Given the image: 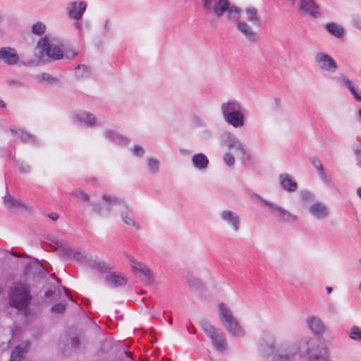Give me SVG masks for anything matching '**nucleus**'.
Instances as JSON below:
<instances>
[{
	"instance_id": "nucleus-27",
	"label": "nucleus",
	"mask_w": 361,
	"mask_h": 361,
	"mask_svg": "<svg viewBox=\"0 0 361 361\" xmlns=\"http://www.w3.org/2000/svg\"><path fill=\"white\" fill-rule=\"evenodd\" d=\"M73 119L75 121L84 123L89 127L94 126L96 121V118L93 114L85 111H80L74 114Z\"/></svg>"
},
{
	"instance_id": "nucleus-31",
	"label": "nucleus",
	"mask_w": 361,
	"mask_h": 361,
	"mask_svg": "<svg viewBox=\"0 0 361 361\" xmlns=\"http://www.w3.org/2000/svg\"><path fill=\"white\" fill-rule=\"evenodd\" d=\"M325 27L331 35L338 38L342 37L345 32L343 27L336 23H327Z\"/></svg>"
},
{
	"instance_id": "nucleus-48",
	"label": "nucleus",
	"mask_w": 361,
	"mask_h": 361,
	"mask_svg": "<svg viewBox=\"0 0 361 361\" xmlns=\"http://www.w3.org/2000/svg\"><path fill=\"white\" fill-rule=\"evenodd\" d=\"M224 161L228 166H233L235 164V158L230 152H227L224 154Z\"/></svg>"
},
{
	"instance_id": "nucleus-51",
	"label": "nucleus",
	"mask_w": 361,
	"mask_h": 361,
	"mask_svg": "<svg viewBox=\"0 0 361 361\" xmlns=\"http://www.w3.org/2000/svg\"><path fill=\"white\" fill-rule=\"evenodd\" d=\"M300 195L301 199L305 202L310 201L313 197L312 194L307 190H302L300 193Z\"/></svg>"
},
{
	"instance_id": "nucleus-55",
	"label": "nucleus",
	"mask_w": 361,
	"mask_h": 361,
	"mask_svg": "<svg viewBox=\"0 0 361 361\" xmlns=\"http://www.w3.org/2000/svg\"><path fill=\"white\" fill-rule=\"evenodd\" d=\"M354 153L356 156V158H357V160L358 162V165L361 167V149H355Z\"/></svg>"
},
{
	"instance_id": "nucleus-15",
	"label": "nucleus",
	"mask_w": 361,
	"mask_h": 361,
	"mask_svg": "<svg viewBox=\"0 0 361 361\" xmlns=\"http://www.w3.org/2000/svg\"><path fill=\"white\" fill-rule=\"evenodd\" d=\"M200 325L205 335L209 338H221L224 336L223 331L216 328L206 319H202L200 322Z\"/></svg>"
},
{
	"instance_id": "nucleus-25",
	"label": "nucleus",
	"mask_w": 361,
	"mask_h": 361,
	"mask_svg": "<svg viewBox=\"0 0 361 361\" xmlns=\"http://www.w3.org/2000/svg\"><path fill=\"white\" fill-rule=\"evenodd\" d=\"M4 204L8 209L12 212H17L21 209L27 210L28 209V207L20 202L15 199L11 195H7L4 197Z\"/></svg>"
},
{
	"instance_id": "nucleus-36",
	"label": "nucleus",
	"mask_w": 361,
	"mask_h": 361,
	"mask_svg": "<svg viewBox=\"0 0 361 361\" xmlns=\"http://www.w3.org/2000/svg\"><path fill=\"white\" fill-rule=\"evenodd\" d=\"M212 345L215 350L219 353H224L228 349L226 340H211Z\"/></svg>"
},
{
	"instance_id": "nucleus-12",
	"label": "nucleus",
	"mask_w": 361,
	"mask_h": 361,
	"mask_svg": "<svg viewBox=\"0 0 361 361\" xmlns=\"http://www.w3.org/2000/svg\"><path fill=\"white\" fill-rule=\"evenodd\" d=\"M86 8L87 4L85 1H73L68 4L67 11L70 18L79 20L82 18Z\"/></svg>"
},
{
	"instance_id": "nucleus-60",
	"label": "nucleus",
	"mask_w": 361,
	"mask_h": 361,
	"mask_svg": "<svg viewBox=\"0 0 361 361\" xmlns=\"http://www.w3.org/2000/svg\"><path fill=\"white\" fill-rule=\"evenodd\" d=\"M75 26L76 27V28L78 30H81V24L79 22H76L75 23Z\"/></svg>"
},
{
	"instance_id": "nucleus-50",
	"label": "nucleus",
	"mask_w": 361,
	"mask_h": 361,
	"mask_svg": "<svg viewBox=\"0 0 361 361\" xmlns=\"http://www.w3.org/2000/svg\"><path fill=\"white\" fill-rule=\"evenodd\" d=\"M18 168H19V170L21 173H28L30 172L31 171V167L30 165H28L26 163H24V162H19L18 164Z\"/></svg>"
},
{
	"instance_id": "nucleus-17",
	"label": "nucleus",
	"mask_w": 361,
	"mask_h": 361,
	"mask_svg": "<svg viewBox=\"0 0 361 361\" xmlns=\"http://www.w3.org/2000/svg\"><path fill=\"white\" fill-rule=\"evenodd\" d=\"M221 219L228 224L234 231H238L240 228V219L235 212L230 210H224L221 213Z\"/></svg>"
},
{
	"instance_id": "nucleus-46",
	"label": "nucleus",
	"mask_w": 361,
	"mask_h": 361,
	"mask_svg": "<svg viewBox=\"0 0 361 361\" xmlns=\"http://www.w3.org/2000/svg\"><path fill=\"white\" fill-rule=\"evenodd\" d=\"M45 297L47 298H52L57 299L60 295V290L58 288L52 287L45 292Z\"/></svg>"
},
{
	"instance_id": "nucleus-8",
	"label": "nucleus",
	"mask_w": 361,
	"mask_h": 361,
	"mask_svg": "<svg viewBox=\"0 0 361 361\" xmlns=\"http://www.w3.org/2000/svg\"><path fill=\"white\" fill-rule=\"evenodd\" d=\"M298 10L304 16L312 18H318L321 16L319 7L314 0H300Z\"/></svg>"
},
{
	"instance_id": "nucleus-42",
	"label": "nucleus",
	"mask_w": 361,
	"mask_h": 361,
	"mask_svg": "<svg viewBox=\"0 0 361 361\" xmlns=\"http://www.w3.org/2000/svg\"><path fill=\"white\" fill-rule=\"evenodd\" d=\"M72 195L84 202H89L90 196L80 189H75L72 191Z\"/></svg>"
},
{
	"instance_id": "nucleus-63",
	"label": "nucleus",
	"mask_w": 361,
	"mask_h": 361,
	"mask_svg": "<svg viewBox=\"0 0 361 361\" xmlns=\"http://www.w3.org/2000/svg\"><path fill=\"white\" fill-rule=\"evenodd\" d=\"M357 195L361 198V188H359L357 190Z\"/></svg>"
},
{
	"instance_id": "nucleus-45",
	"label": "nucleus",
	"mask_w": 361,
	"mask_h": 361,
	"mask_svg": "<svg viewBox=\"0 0 361 361\" xmlns=\"http://www.w3.org/2000/svg\"><path fill=\"white\" fill-rule=\"evenodd\" d=\"M72 259H75L79 262H85L87 259V255L85 252H82L81 250L75 248L74 249Z\"/></svg>"
},
{
	"instance_id": "nucleus-10",
	"label": "nucleus",
	"mask_w": 361,
	"mask_h": 361,
	"mask_svg": "<svg viewBox=\"0 0 361 361\" xmlns=\"http://www.w3.org/2000/svg\"><path fill=\"white\" fill-rule=\"evenodd\" d=\"M306 324L310 331L315 336H323L327 331V328L324 322L316 316L308 317L306 319Z\"/></svg>"
},
{
	"instance_id": "nucleus-21",
	"label": "nucleus",
	"mask_w": 361,
	"mask_h": 361,
	"mask_svg": "<svg viewBox=\"0 0 361 361\" xmlns=\"http://www.w3.org/2000/svg\"><path fill=\"white\" fill-rule=\"evenodd\" d=\"M224 327L231 336L233 337H244L245 336V331L243 326L240 324L238 318L232 322H227L224 324Z\"/></svg>"
},
{
	"instance_id": "nucleus-13",
	"label": "nucleus",
	"mask_w": 361,
	"mask_h": 361,
	"mask_svg": "<svg viewBox=\"0 0 361 361\" xmlns=\"http://www.w3.org/2000/svg\"><path fill=\"white\" fill-rule=\"evenodd\" d=\"M104 202L92 203L94 212L101 216H107L111 212H116L118 205H112L109 201H106L102 197Z\"/></svg>"
},
{
	"instance_id": "nucleus-20",
	"label": "nucleus",
	"mask_w": 361,
	"mask_h": 361,
	"mask_svg": "<svg viewBox=\"0 0 361 361\" xmlns=\"http://www.w3.org/2000/svg\"><path fill=\"white\" fill-rule=\"evenodd\" d=\"M80 344V340H60L58 347L62 354L68 355L75 352Z\"/></svg>"
},
{
	"instance_id": "nucleus-49",
	"label": "nucleus",
	"mask_w": 361,
	"mask_h": 361,
	"mask_svg": "<svg viewBox=\"0 0 361 361\" xmlns=\"http://www.w3.org/2000/svg\"><path fill=\"white\" fill-rule=\"evenodd\" d=\"M312 164L316 168L318 173L324 170V169L322 164V162L320 161V160L318 158H317V157L312 158Z\"/></svg>"
},
{
	"instance_id": "nucleus-1",
	"label": "nucleus",
	"mask_w": 361,
	"mask_h": 361,
	"mask_svg": "<svg viewBox=\"0 0 361 361\" xmlns=\"http://www.w3.org/2000/svg\"><path fill=\"white\" fill-rule=\"evenodd\" d=\"M259 350L263 356H272L273 361H292L295 355L305 361H334L326 340H295L290 346L276 340H262Z\"/></svg>"
},
{
	"instance_id": "nucleus-39",
	"label": "nucleus",
	"mask_w": 361,
	"mask_h": 361,
	"mask_svg": "<svg viewBox=\"0 0 361 361\" xmlns=\"http://www.w3.org/2000/svg\"><path fill=\"white\" fill-rule=\"evenodd\" d=\"M188 283L190 288L195 290L200 289L204 286L203 283L199 279L193 276L188 279Z\"/></svg>"
},
{
	"instance_id": "nucleus-24",
	"label": "nucleus",
	"mask_w": 361,
	"mask_h": 361,
	"mask_svg": "<svg viewBox=\"0 0 361 361\" xmlns=\"http://www.w3.org/2000/svg\"><path fill=\"white\" fill-rule=\"evenodd\" d=\"M279 183L282 188L288 192H293L298 189V183L294 180L289 174L283 173L279 177Z\"/></svg>"
},
{
	"instance_id": "nucleus-56",
	"label": "nucleus",
	"mask_w": 361,
	"mask_h": 361,
	"mask_svg": "<svg viewBox=\"0 0 361 361\" xmlns=\"http://www.w3.org/2000/svg\"><path fill=\"white\" fill-rule=\"evenodd\" d=\"M119 353L121 354V355H125L126 357L129 358L130 360H133V357L131 356V353L130 352H128L125 349H120L119 350Z\"/></svg>"
},
{
	"instance_id": "nucleus-22",
	"label": "nucleus",
	"mask_w": 361,
	"mask_h": 361,
	"mask_svg": "<svg viewBox=\"0 0 361 361\" xmlns=\"http://www.w3.org/2000/svg\"><path fill=\"white\" fill-rule=\"evenodd\" d=\"M336 80L346 87L350 90L354 98L361 102V90L355 87L352 81L350 80L346 75L344 74H340L336 78Z\"/></svg>"
},
{
	"instance_id": "nucleus-3",
	"label": "nucleus",
	"mask_w": 361,
	"mask_h": 361,
	"mask_svg": "<svg viewBox=\"0 0 361 361\" xmlns=\"http://www.w3.org/2000/svg\"><path fill=\"white\" fill-rule=\"evenodd\" d=\"M35 56L42 61L59 60L63 54L60 46L46 36L41 38L35 49Z\"/></svg>"
},
{
	"instance_id": "nucleus-40",
	"label": "nucleus",
	"mask_w": 361,
	"mask_h": 361,
	"mask_svg": "<svg viewBox=\"0 0 361 361\" xmlns=\"http://www.w3.org/2000/svg\"><path fill=\"white\" fill-rule=\"evenodd\" d=\"M60 247V255L67 259H72L74 249H72L67 246L62 245H61Z\"/></svg>"
},
{
	"instance_id": "nucleus-26",
	"label": "nucleus",
	"mask_w": 361,
	"mask_h": 361,
	"mask_svg": "<svg viewBox=\"0 0 361 361\" xmlns=\"http://www.w3.org/2000/svg\"><path fill=\"white\" fill-rule=\"evenodd\" d=\"M247 20L256 27H260L262 24V20L259 14L258 9L255 7L250 6L244 9Z\"/></svg>"
},
{
	"instance_id": "nucleus-38",
	"label": "nucleus",
	"mask_w": 361,
	"mask_h": 361,
	"mask_svg": "<svg viewBox=\"0 0 361 361\" xmlns=\"http://www.w3.org/2000/svg\"><path fill=\"white\" fill-rule=\"evenodd\" d=\"M90 74V70L85 65H79L75 68V75L79 78H86Z\"/></svg>"
},
{
	"instance_id": "nucleus-57",
	"label": "nucleus",
	"mask_w": 361,
	"mask_h": 361,
	"mask_svg": "<svg viewBox=\"0 0 361 361\" xmlns=\"http://www.w3.org/2000/svg\"><path fill=\"white\" fill-rule=\"evenodd\" d=\"M353 25L355 27H356L357 28L361 30V18H355L354 20H353Z\"/></svg>"
},
{
	"instance_id": "nucleus-11",
	"label": "nucleus",
	"mask_w": 361,
	"mask_h": 361,
	"mask_svg": "<svg viewBox=\"0 0 361 361\" xmlns=\"http://www.w3.org/2000/svg\"><path fill=\"white\" fill-rule=\"evenodd\" d=\"M246 110L245 107L243 110H237V111L232 112L226 116H224L226 122L231 126L238 128H242L245 125Z\"/></svg>"
},
{
	"instance_id": "nucleus-43",
	"label": "nucleus",
	"mask_w": 361,
	"mask_h": 361,
	"mask_svg": "<svg viewBox=\"0 0 361 361\" xmlns=\"http://www.w3.org/2000/svg\"><path fill=\"white\" fill-rule=\"evenodd\" d=\"M46 30V25L42 22H37L32 25V31L34 34L37 35H42Z\"/></svg>"
},
{
	"instance_id": "nucleus-53",
	"label": "nucleus",
	"mask_w": 361,
	"mask_h": 361,
	"mask_svg": "<svg viewBox=\"0 0 361 361\" xmlns=\"http://www.w3.org/2000/svg\"><path fill=\"white\" fill-rule=\"evenodd\" d=\"M133 152L137 157H142L144 154V149L139 145H135L133 147Z\"/></svg>"
},
{
	"instance_id": "nucleus-35",
	"label": "nucleus",
	"mask_w": 361,
	"mask_h": 361,
	"mask_svg": "<svg viewBox=\"0 0 361 361\" xmlns=\"http://www.w3.org/2000/svg\"><path fill=\"white\" fill-rule=\"evenodd\" d=\"M37 78L40 82H45L48 85H55L59 84V80L58 78L47 73H43L39 75Z\"/></svg>"
},
{
	"instance_id": "nucleus-2",
	"label": "nucleus",
	"mask_w": 361,
	"mask_h": 361,
	"mask_svg": "<svg viewBox=\"0 0 361 361\" xmlns=\"http://www.w3.org/2000/svg\"><path fill=\"white\" fill-rule=\"evenodd\" d=\"M207 14L221 18L226 15L228 20L236 23L238 31L251 43L259 40L260 37L247 22L240 20L242 10L229 0H195Z\"/></svg>"
},
{
	"instance_id": "nucleus-61",
	"label": "nucleus",
	"mask_w": 361,
	"mask_h": 361,
	"mask_svg": "<svg viewBox=\"0 0 361 361\" xmlns=\"http://www.w3.org/2000/svg\"><path fill=\"white\" fill-rule=\"evenodd\" d=\"M150 336H153L157 337V336H158L159 335H158V334H157L154 331H150Z\"/></svg>"
},
{
	"instance_id": "nucleus-64",
	"label": "nucleus",
	"mask_w": 361,
	"mask_h": 361,
	"mask_svg": "<svg viewBox=\"0 0 361 361\" xmlns=\"http://www.w3.org/2000/svg\"><path fill=\"white\" fill-rule=\"evenodd\" d=\"M326 291H327V293H331V291H332V288H331V287H326Z\"/></svg>"
},
{
	"instance_id": "nucleus-4",
	"label": "nucleus",
	"mask_w": 361,
	"mask_h": 361,
	"mask_svg": "<svg viewBox=\"0 0 361 361\" xmlns=\"http://www.w3.org/2000/svg\"><path fill=\"white\" fill-rule=\"evenodd\" d=\"M31 298L30 290L26 283H16L11 289L10 302L12 306L18 310L27 309Z\"/></svg>"
},
{
	"instance_id": "nucleus-30",
	"label": "nucleus",
	"mask_w": 361,
	"mask_h": 361,
	"mask_svg": "<svg viewBox=\"0 0 361 361\" xmlns=\"http://www.w3.org/2000/svg\"><path fill=\"white\" fill-rule=\"evenodd\" d=\"M104 135L108 140L116 144L126 145L128 143L127 138L112 130H105Z\"/></svg>"
},
{
	"instance_id": "nucleus-52",
	"label": "nucleus",
	"mask_w": 361,
	"mask_h": 361,
	"mask_svg": "<svg viewBox=\"0 0 361 361\" xmlns=\"http://www.w3.org/2000/svg\"><path fill=\"white\" fill-rule=\"evenodd\" d=\"M66 309V305L62 303H58L54 305L51 308V310L54 312L56 313H62Z\"/></svg>"
},
{
	"instance_id": "nucleus-54",
	"label": "nucleus",
	"mask_w": 361,
	"mask_h": 361,
	"mask_svg": "<svg viewBox=\"0 0 361 361\" xmlns=\"http://www.w3.org/2000/svg\"><path fill=\"white\" fill-rule=\"evenodd\" d=\"M321 179L326 183H329L331 181L330 178L326 174L324 170L318 173Z\"/></svg>"
},
{
	"instance_id": "nucleus-44",
	"label": "nucleus",
	"mask_w": 361,
	"mask_h": 361,
	"mask_svg": "<svg viewBox=\"0 0 361 361\" xmlns=\"http://www.w3.org/2000/svg\"><path fill=\"white\" fill-rule=\"evenodd\" d=\"M147 165L149 171L154 173H157L159 171V161L154 158H149L147 160Z\"/></svg>"
},
{
	"instance_id": "nucleus-62",
	"label": "nucleus",
	"mask_w": 361,
	"mask_h": 361,
	"mask_svg": "<svg viewBox=\"0 0 361 361\" xmlns=\"http://www.w3.org/2000/svg\"><path fill=\"white\" fill-rule=\"evenodd\" d=\"M0 106L2 108L5 107V103L1 98H0Z\"/></svg>"
},
{
	"instance_id": "nucleus-32",
	"label": "nucleus",
	"mask_w": 361,
	"mask_h": 361,
	"mask_svg": "<svg viewBox=\"0 0 361 361\" xmlns=\"http://www.w3.org/2000/svg\"><path fill=\"white\" fill-rule=\"evenodd\" d=\"M11 132L13 133V134L17 135L20 138V140L24 142L32 144L37 143L36 137L27 132H24L23 130H17L13 128H11Z\"/></svg>"
},
{
	"instance_id": "nucleus-14",
	"label": "nucleus",
	"mask_w": 361,
	"mask_h": 361,
	"mask_svg": "<svg viewBox=\"0 0 361 361\" xmlns=\"http://www.w3.org/2000/svg\"><path fill=\"white\" fill-rule=\"evenodd\" d=\"M309 212L318 220L327 218L330 214L329 207L324 203L320 202H316L310 205Z\"/></svg>"
},
{
	"instance_id": "nucleus-37",
	"label": "nucleus",
	"mask_w": 361,
	"mask_h": 361,
	"mask_svg": "<svg viewBox=\"0 0 361 361\" xmlns=\"http://www.w3.org/2000/svg\"><path fill=\"white\" fill-rule=\"evenodd\" d=\"M90 267L98 271L106 272L110 269V267L107 265L104 262L94 260L90 263Z\"/></svg>"
},
{
	"instance_id": "nucleus-41",
	"label": "nucleus",
	"mask_w": 361,
	"mask_h": 361,
	"mask_svg": "<svg viewBox=\"0 0 361 361\" xmlns=\"http://www.w3.org/2000/svg\"><path fill=\"white\" fill-rule=\"evenodd\" d=\"M87 321L88 325V330L94 333L92 336H98L101 331L100 327L95 322H94L89 318L87 319Z\"/></svg>"
},
{
	"instance_id": "nucleus-58",
	"label": "nucleus",
	"mask_w": 361,
	"mask_h": 361,
	"mask_svg": "<svg viewBox=\"0 0 361 361\" xmlns=\"http://www.w3.org/2000/svg\"><path fill=\"white\" fill-rule=\"evenodd\" d=\"M48 216L53 221H56L59 219V215L56 213H50Z\"/></svg>"
},
{
	"instance_id": "nucleus-23",
	"label": "nucleus",
	"mask_w": 361,
	"mask_h": 361,
	"mask_svg": "<svg viewBox=\"0 0 361 361\" xmlns=\"http://www.w3.org/2000/svg\"><path fill=\"white\" fill-rule=\"evenodd\" d=\"M243 107L241 102L233 99L222 103L221 105V111L224 117L232 112L237 111V110H243Z\"/></svg>"
},
{
	"instance_id": "nucleus-34",
	"label": "nucleus",
	"mask_w": 361,
	"mask_h": 361,
	"mask_svg": "<svg viewBox=\"0 0 361 361\" xmlns=\"http://www.w3.org/2000/svg\"><path fill=\"white\" fill-rule=\"evenodd\" d=\"M133 269L135 272H140L148 280V281H151L152 278L151 275V271L148 267H147L145 264L135 262L134 264L132 267Z\"/></svg>"
},
{
	"instance_id": "nucleus-18",
	"label": "nucleus",
	"mask_w": 361,
	"mask_h": 361,
	"mask_svg": "<svg viewBox=\"0 0 361 361\" xmlns=\"http://www.w3.org/2000/svg\"><path fill=\"white\" fill-rule=\"evenodd\" d=\"M19 58L16 51L11 47H2L0 49V60L8 65H15Z\"/></svg>"
},
{
	"instance_id": "nucleus-5",
	"label": "nucleus",
	"mask_w": 361,
	"mask_h": 361,
	"mask_svg": "<svg viewBox=\"0 0 361 361\" xmlns=\"http://www.w3.org/2000/svg\"><path fill=\"white\" fill-rule=\"evenodd\" d=\"M103 198L109 201L112 205H118L117 210L121 212V219L126 225L134 226L137 230L140 228V224L132 216L128 205L122 199L107 194L103 195Z\"/></svg>"
},
{
	"instance_id": "nucleus-28",
	"label": "nucleus",
	"mask_w": 361,
	"mask_h": 361,
	"mask_svg": "<svg viewBox=\"0 0 361 361\" xmlns=\"http://www.w3.org/2000/svg\"><path fill=\"white\" fill-rule=\"evenodd\" d=\"M127 281L126 278L116 272H112L106 276V283L111 287H119L125 285Z\"/></svg>"
},
{
	"instance_id": "nucleus-33",
	"label": "nucleus",
	"mask_w": 361,
	"mask_h": 361,
	"mask_svg": "<svg viewBox=\"0 0 361 361\" xmlns=\"http://www.w3.org/2000/svg\"><path fill=\"white\" fill-rule=\"evenodd\" d=\"M44 272L45 270L43 266L39 262H35L28 264L25 270V274L27 276H29L30 274H33L34 276H35L37 274L39 275L42 274H44Z\"/></svg>"
},
{
	"instance_id": "nucleus-9",
	"label": "nucleus",
	"mask_w": 361,
	"mask_h": 361,
	"mask_svg": "<svg viewBox=\"0 0 361 361\" xmlns=\"http://www.w3.org/2000/svg\"><path fill=\"white\" fill-rule=\"evenodd\" d=\"M314 61L319 68L326 72L334 73L338 69V65L334 59L327 54L318 52L314 56Z\"/></svg>"
},
{
	"instance_id": "nucleus-59",
	"label": "nucleus",
	"mask_w": 361,
	"mask_h": 361,
	"mask_svg": "<svg viewBox=\"0 0 361 361\" xmlns=\"http://www.w3.org/2000/svg\"><path fill=\"white\" fill-rule=\"evenodd\" d=\"M63 290H64V291L66 292V295H67V296H68L71 300H73V299H72V298H71V296L70 295V291H69V290H68L67 288H66V287H63Z\"/></svg>"
},
{
	"instance_id": "nucleus-19",
	"label": "nucleus",
	"mask_w": 361,
	"mask_h": 361,
	"mask_svg": "<svg viewBox=\"0 0 361 361\" xmlns=\"http://www.w3.org/2000/svg\"><path fill=\"white\" fill-rule=\"evenodd\" d=\"M30 345V343L28 341H25L16 346L11 352L9 361H26L25 359V355L27 353Z\"/></svg>"
},
{
	"instance_id": "nucleus-29",
	"label": "nucleus",
	"mask_w": 361,
	"mask_h": 361,
	"mask_svg": "<svg viewBox=\"0 0 361 361\" xmlns=\"http://www.w3.org/2000/svg\"><path fill=\"white\" fill-rule=\"evenodd\" d=\"M192 163L197 169L204 170L208 166L209 159L205 154L198 153L192 156Z\"/></svg>"
},
{
	"instance_id": "nucleus-47",
	"label": "nucleus",
	"mask_w": 361,
	"mask_h": 361,
	"mask_svg": "<svg viewBox=\"0 0 361 361\" xmlns=\"http://www.w3.org/2000/svg\"><path fill=\"white\" fill-rule=\"evenodd\" d=\"M350 338H361V328L354 326L352 327Z\"/></svg>"
},
{
	"instance_id": "nucleus-6",
	"label": "nucleus",
	"mask_w": 361,
	"mask_h": 361,
	"mask_svg": "<svg viewBox=\"0 0 361 361\" xmlns=\"http://www.w3.org/2000/svg\"><path fill=\"white\" fill-rule=\"evenodd\" d=\"M223 142L228 149H233L241 155L243 161L250 159V154L247 152L245 145L235 135L231 133H226L223 135Z\"/></svg>"
},
{
	"instance_id": "nucleus-16",
	"label": "nucleus",
	"mask_w": 361,
	"mask_h": 361,
	"mask_svg": "<svg viewBox=\"0 0 361 361\" xmlns=\"http://www.w3.org/2000/svg\"><path fill=\"white\" fill-rule=\"evenodd\" d=\"M217 312L219 319L223 325L237 318L233 315L231 307L224 302H219L217 305Z\"/></svg>"
},
{
	"instance_id": "nucleus-7",
	"label": "nucleus",
	"mask_w": 361,
	"mask_h": 361,
	"mask_svg": "<svg viewBox=\"0 0 361 361\" xmlns=\"http://www.w3.org/2000/svg\"><path fill=\"white\" fill-rule=\"evenodd\" d=\"M262 203L264 206L269 208L270 213L276 217L280 221L293 223L297 221L298 216L289 211L286 210L279 205L268 202L267 200H262Z\"/></svg>"
}]
</instances>
